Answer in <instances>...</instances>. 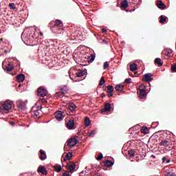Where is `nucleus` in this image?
<instances>
[{
	"mask_svg": "<svg viewBox=\"0 0 176 176\" xmlns=\"http://www.w3.org/2000/svg\"><path fill=\"white\" fill-rule=\"evenodd\" d=\"M0 104L1 105L0 107L1 109H4V111H10L12 109V103L9 102H2Z\"/></svg>",
	"mask_w": 176,
	"mask_h": 176,
	"instance_id": "nucleus-1",
	"label": "nucleus"
},
{
	"mask_svg": "<svg viewBox=\"0 0 176 176\" xmlns=\"http://www.w3.org/2000/svg\"><path fill=\"white\" fill-rule=\"evenodd\" d=\"M76 167V165L72 162H68L66 165V168L67 169L69 173H74V171H75Z\"/></svg>",
	"mask_w": 176,
	"mask_h": 176,
	"instance_id": "nucleus-2",
	"label": "nucleus"
},
{
	"mask_svg": "<svg viewBox=\"0 0 176 176\" xmlns=\"http://www.w3.org/2000/svg\"><path fill=\"white\" fill-rule=\"evenodd\" d=\"M152 76H153V74H151V73H147L144 75H143L142 76V80L144 82H151V80H153V78H152Z\"/></svg>",
	"mask_w": 176,
	"mask_h": 176,
	"instance_id": "nucleus-3",
	"label": "nucleus"
},
{
	"mask_svg": "<svg viewBox=\"0 0 176 176\" xmlns=\"http://www.w3.org/2000/svg\"><path fill=\"white\" fill-rule=\"evenodd\" d=\"M76 144H78V140H76L75 138H72L67 140V145L69 146V148L75 146Z\"/></svg>",
	"mask_w": 176,
	"mask_h": 176,
	"instance_id": "nucleus-4",
	"label": "nucleus"
},
{
	"mask_svg": "<svg viewBox=\"0 0 176 176\" xmlns=\"http://www.w3.org/2000/svg\"><path fill=\"white\" fill-rule=\"evenodd\" d=\"M67 129L69 130H74L75 129V120L74 119H70L66 124Z\"/></svg>",
	"mask_w": 176,
	"mask_h": 176,
	"instance_id": "nucleus-5",
	"label": "nucleus"
},
{
	"mask_svg": "<svg viewBox=\"0 0 176 176\" xmlns=\"http://www.w3.org/2000/svg\"><path fill=\"white\" fill-rule=\"evenodd\" d=\"M38 97H45V87H40L37 89Z\"/></svg>",
	"mask_w": 176,
	"mask_h": 176,
	"instance_id": "nucleus-6",
	"label": "nucleus"
},
{
	"mask_svg": "<svg viewBox=\"0 0 176 176\" xmlns=\"http://www.w3.org/2000/svg\"><path fill=\"white\" fill-rule=\"evenodd\" d=\"M55 118L57 120H63L64 115H63V112L58 111L55 113Z\"/></svg>",
	"mask_w": 176,
	"mask_h": 176,
	"instance_id": "nucleus-7",
	"label": "nucleus"
},
{
	"mask_svg": "<svg viewBox=\"0 0 176 176\" xmlns=\"http://www.w3.org/2000/svg\"><path fill=\"white\" fill-rule=\"evenodd\" d=\"M31 113H32V116H33L36 119H39V118H41L39 110H34L33 108L32 109Z\"/></svg>",
	"mask_w": 176,
	"mask_h": 176,
	"instance_id": "nucleus-8",
	"label": "nucleus"
},
{
	"mask_svg": "<svg viewBox=\"0 0 176 176\" xmlns=\"http://www.w3.org/2000/svg\"><path fill=\"white\" fill-rule=\"evenodd\" d=\"M163 54L171 57L173 56V50L171 49H165L162 51Z\"/></svg>",
	"mask_w": 176,
	"mask_h": 176,
	"instance_id": "nucleus-9",
	"label": "nucleus"
},
{
	"mask_svg": "<svg viewBox=\"0 0 176 176\" xmlns=\"http://www.w3.org/2000/svg\"><path fill=\"white\" fill-rule=\"evenodd\" d=\"M138 94L141 99L146 98V91H138Z\"/></svg>",
	"mask_w": 176,
	"mask_h": 176,
	"instance_id": "nucleus-10",
	"label": "nucleus"
},
{
	"mask_svg": "<svg viewBox=\"0 0 176 176\" xmlns=\"http://www.w3.org/2000/svg\"><path fill=\"white\" fill-rule=\"evenodd\" d=\"M157 6L159 9H166V5L161 0H157Z\"/></svg>",
	"mask_w": 176,
	"mask_h": 176,
	"instance_id": "nucleus-11",
	"label": "nucleus"
},
{
	"mask_svg": "<svg viewBox=\"0 0 176 176\" xmlns=\"http://www.w3.org/2000/svg\"><path fill=\"white\" fill-rule=\"evenodd\" d=\"M160 146H168L170 145V141L168 140H162L160 143Z\"/></svg>",
	"mask_w": 176,
	"mask_h": 176,
	"instance_id": "nucleus-12",
	"label": "nucleus"
},
{
	"mask_svg": "<svg viewBox=\"0 0 176 176\" xmlns=\"http://www.w3.org/2000/svg\"><path fill=\"white\" fill-rule=\"evenodd\" d=\"M63 27V21L60 20L56 19L55 21V24L54 28H58Z\"/></svg>",
	"mask_w": 176,
	"mask_h": 176,
	"instance_id": "nucleus-13",
	"label": "nucleus"
},
{
	"mask_svg": "<svg viewBox=\"0 0 176 176\" xmlns=\"http://www.w3.org/2000/svg\"><path fill=\"white\" fill-rule=\"evenodd\" d=\"M165 176H176L172 169H168L164 173Z\"/></svg>",
	"mask_w": 176,
	"mask_h": 176,
	"instance_id": "nucleus-14",
	"label": "nucleus"
},
{
	"mask_svg": "<svg viewBox=\"0 0 176 176\" xmlns=\"http://www.w3.org/2000/svg\"><path fill=\"white\" fill-rule=\"evenodd\" d=\"M121 8L122 9H127V8H129V1L127 0H124L122 1Z\"/></svg>",
	"mask_w": 176,
	"mask_h": 176,
	"instance_id": "nucleus-15",
	"label": "nucleus"
},
{
	"mask_svg": "<svg viewBox=\"0 0 176 176\" xmlns=\"http://www.w3.org/2000/svg\"><path fill=\"white\" fill-rule=\"evenodd\" d=\"M124 89V85L122 84L116 85V91H123Z\"/></svg>",
	"mask_w": 176,
	"mask_h": 176,
	"instance_id": "nucleus-16",
	"label": "nucleus"
},
{
	"mask_svg": "<svg viewBox=\"0 0 176 176\" xmlns=\"http://www.w3.org/2000/svg\"><path fill=\"white\" fill-rule=\"evenodd\" d=\"M111 109H112V107H111V103L104 104V112H108L111 111Z\"/></svg>",
	"mask_w": 176,
	"mask_h": 176,
	"instance_id": "nucleus-17",
	"label": "nucleus"
},
{
	"mask_svg": "<svg viewBox=\"0 0 176 176\" xmlns=\"http://www.w3.org/2000/svg\"><path fill=\"white\" fill-rule=\"evenodd\" d=\"M24 79H25L24 74H19L16 76V80H18V82H24Z\"/></svg>",
	"mask_w": 176,
	"mask_h": 176,
	"instance_id": "nucleus-18",
	"label": "nucleus"
},
{
	"mask_svg": "<svg viewBox=\"0 0 176 176\" xmlns=\"http://www.w3.org/2000/svg\"><path fill=\"white\" fill-rule=\"evenodd\" d=\"M154 63L159 67H162L163 65V62H162V59L160 58H156L154 60Z\"/></svg>",
	"mask_w": 176,
	"mask_h": 176,
	"instance_id": "nucleus-19",
	"label": "nucleus"
},
{
	"mask_svg": "<svg viewBox=\"0 0 176 176\" xmlns=\"http://www.w3.org/2000/svg\"><path fill=\"white\" fill-rule=\"evenodd\" d=\"M160 23L161 24H164V23H166V21H167V16H164V15H161L160 16Z\"/></svg>",
	"mask_w": 176,
	"mask_h": 176,
	"instance_id": "nucleus-20",
	"label": "nucleus"
},
{
	"mask_svg": "<svg viewBox=\"0 0 176 176\" xmlns=\"http://www.w3.org/2000/svg\"><path fill=\"white\" fill-rule=\"evenodd\" d=\"M96 59V56L91 54L89 56H88L87 58V61L89 64H91V63H93L94 61V60Z\"/></svg>",
	"mask_w": 176,
	"mask_h": 176,
	"instance_id": "nucleus-21",
	"label": "nucleus"
},
{
	"mask_svg": "<svg viewBox=\"0 0 176 176\" xmlns=\"http://www.w3.org/2000/svg\"><path fill=\"white\" fill-rule=\"evenodd\" d=\"M140 131L143 134H148V133H149V129H148V127H146V126H142L140 129Z\"/></svg>",
	"mask_w": 176,
	"mask_h": 176,
	"instance_id": "nucleus-22",
	"label": "nucleus"
},
{
	"mask_svg": "<svg viewBox=\"0 0 176 176\" xmlns=\"http://www.w3.org/2000/svg\"><path fill=\"white\" fill-rule=\"evenodd\" d=\"M71 157H72V153H67L64 158V162H67V160H71Z\"/></svg>",
	"mask_w": 176,
	"mask_h": 176,
	"instance_id": "nucleus-23",
	"label": "nucleus"
},
{
	"mask_svg": "<svg viewBox=\"0 0 176 176\" xmlns=\"http://www.w3.org/2000/svg\"><path fill=\"white\" fill-rule=\"evenodd\" d=\"M128 155L129 157H134V156H135V151L133 149L128 151Z\"/></svg>",
	"mask_w": 176,
	"mask_h": 176,
	"instance_id": "nucleus-24",
	"label": "nucleus"
},
{
	"mask_svg": "<svg viewBox=\"0 0 176 176\" xmlns=\"http://www.w3.org/2000/svg\"><path fill=\"white\" fill-rule=\"evenodd\" d=\"M104 166H106V167H112L113 166V162L111 160H107L104 162Z\"/></svg>",
	"mask_w": 176,
	"mask_h": 176,
	"instance_id": "nucleus-25",
	"label": "nucleus"
},
{
	"mask_svg": "<svg viewBox=\"0 0 176 176\" xmlns=\"http://www.w3.org/2000/svg\"><path fill=\"white\" fill-rule=\"evenodd\" d=\"M90 118H89V117H85V124L86 126V127H89V126H90Z\"/></svg>",
	"mask_w": 176,
	"mask_h": 176,
	"instance_id": "nucleus-26",
	"label": "nucleus"
},
{
	"mask_svg": "<svg viewBox=\"0 0 176 176\" xmlns=\"http://www.w3.org/2000/svg\"><path fill=\"white\" fill-rule=\"evenodd\" d=\"M38 173H41L43 175H45V167L43 166H40L38 168Z\"/></svg>",
	"mask_w": 176,
	"mask_h": 176,
	"instance_id": "nucleus-27",
	"label": "nucleus"
},
{
	"mask_svg": "<svg viewBox=\"0 0 176 176\" xmlns=\"http://www.w3.org/2000/svg\"><path fill=\"white\" fill-rule=\"evenodd\" d=\"M69 109L72 111L74 112V111H75V109L76 108V105L74 103H70L69 104Z\"/></svg>",
	"mask_w": 176,
	"mask_h": 176,
	"instance_id": "nucleus-28",
	"label": "nucleus"
},
{
	"mask_svg": "<svg viewBox=\"0 0 176 176\" xmlns=\"http://www.w3.org/2000/svg\"><path fill=\"white\" fill-rule=\"evenodd\" d=\"M130 69L131 71H132L133 72H134V71H137V64L135 63H133L130 65Z\"/></svg>",
	"mask_w": 176,
	"mask_h": 176,
	"instance_id": "nucleus-29",
	"label": "nucleus"
},
{
	"mask_svg": "<svg viewBox=\"0 0 176 176\" xmlns=\"http://www.w3.org/2000/svg\"><path fill=\"white\" fill-rule=\"evenodd\" d=\"M54 168L55 171H56V173H60V171H61L63 170V168H61V166H60V165H55L54 166Z\"/></svg>",
	"mask_w": 176,
	"mask_h": 176,
	"instance_id": "nucleus-30",
	"label": "nucleus"
},
{
	"mask_svg": "<svg viewBox=\"0 0 176 176\" xmlns=\"http://www.w3.org/2000/svg\"><path fill=\"white\" fill-rule=\"evenodd\" d=\"M38 58L41 61H43L45 59V55H43V52L42 51L38 52Z\"/></svg>",
	"mask_w": 176,
	"mask_h": 176,
	"instance_id": "nucleus-31",
	"label": "nucleus"
},
{
	"mask_svg": "<svg viewBox=\"0 0 176 176\" xmlns=\"http://www.w3.org/2000/svg\"><path fill=\"white\" fill-rule=\"evenodd\" d=\"M77 78H82V76H85V72L80 71L76 74Z\"/></svg>",
	"mask_w": 176,
	"mask_h": 176,
	"instance_id": "nucleus-32",
	"label": "nucleus"
},
{
	"mask_svg": "<svg viewBox=\"0 0 176 176\" xmlns=\"http://www.w3.org/2000/svg\"><path fill=\"white\" fill-rule=\"evenodd\" d=\"M107 89V93H113V87L112 85H108Z\"/></svg>",
	"mask_w": 176,
	"mask_h": 176,
	"instance_id": "nucleus-33",
	"label": "nucleus"
},
{
	"mask_svg": "<svg viewBox=\"0 0 176 176\" xmlns=\"http://www.w3.org/2000/svg\"><path fill=\"white\" fill-rule=\"evenodd\" d=\"M146 89V86H144V85H141L140 86H139V89L138 91H145Z\"/></svg>",
	"mask_w": 176,
	"mask_h": 176,
	"instance_id": "nucleus-34",
	"label": "nucleus"
},
{
	"mask_svg": "<svg viewBox=\"0 0 176 176\" xmlns=\"http://www.w3.org/2000/svg\"><path fill=\"white\" fill-rule=\"evenodd\" d=\"M10 9H11V10H16V5L14 3H10L8 5Z\"/></svg>",
	"mask_w": 176,
	"mask_h": 176,
	"instance_id": "nucleus-35",
	"label": "nucleus"
},
{
	"mask_svg": "<svg viewBox=\"0 0 176 176\" xmlns=\"http://www.w3.org/2000/svg\"><path fill=\"white\" fill-rule=\"evenodd\" d=\"M43 155H45V152H43V150H40L39 158L41 159V160H45V157H43Z\"/></svg>",
	"mask_w": 176,
	"mask_h": 176,
	"instance_id": "nucleus-36",
	"label": "nucleus"
},
{
	"mask_svg": "<svg viewBox=\"0 0 176 176\" xmlns=\"http://www.w3.org/2000/svg\"><path fill=\"white\" fill-rule=\"evenodd\" d=\"M105 83V79L104 77H101L100 80L99 82V86H102Z\"/></svg>",
	"mask_w": 176,
	"mask_h": 176,
	"instance_id": "nucleus-37",
	"label": "nucleus"
},
{
	"mask_svg": "<svg viewBox=\"0 0 176 176\" xmlns=\"http://www.w3.org/2000/svg\"><path fill=\"white\" fill-rule=\"evenodd\" d=\"M55 97H56V98H60V97H64V96H63V94H61V92L59 91V92H56V93L55 94Z\"/></svg>",
	"mask_w": 176,
	"mask_h": 176,
	"instance_id": "nucleus-38",
	"label": "nucleus"
},
{
	"mask_svg": "<svg viewBox=\"0 0 176 176\" xmlns=\"http://www.w3.org/2000/svg\"><path fill=\"white\" fill-rule=\"evenodd\" d=\"M56 30V34H61V32L63 31V27L60 28H55Z\"/></svg>",
	"mask_w": 176,
	"mask_h": 176,
	"instance_id": "nucleus-39",
	"label": "nucleus"
},
{
	"mask_svg": "<svg viewBox=\"0 0 176 176\" xmlns=\"http://www.w3.org/2000/svg\"><path fill=\"white\" fill-rule=\"evenodd\" d=\"M171 69L173 72H176V63L171 65Z\"/></svg>",
	"mask_w": 176,
	"mask_h": 176,
	"instance_id": "nucleus-40",
	"label": "nucleus"
},
{
	"mask_svg": "<svg viewBox=\"0 0 176 176\" xmlns=\"http://www.w3.org/2000/svg\"><path fill=\"white\" fill-rule=\"evenodd\" d=\"M109 64H108V62H104L103 65L104 69H107V68H109Z\"/></svg>",
	"mask_w": 176,
	"mask_h": 176,
	"instance_id": "nucleus-41",
	"label": "nucleus"
},
{
	"mask_svg": "<svg viewBox=\"0 0 176 176\" xmlns=\"http://www.w3.org/2000/svg\"><path fill=\"white\" fill-rule=\"evenodd\" d=\"M102 157H104V156L102 155V153H100L98 155V157L96 158V160L100 161V160H101L102 159Z\"/></svg>",
	"mask_w": 176,
	"mask_h": 176,
	"instance_id": "nucleus-42",
	"label": "nucleus"
},
{
	"mask_svg": "<svg viewBox=\"0 0 176 176\" xmlns=\"http://www.w3.org/2000/svg\"><path fill=\"white\" fill-rule=\"evenodd\" d=\"M7 70L8 71H13V66H12L11 65H8Z\"/></svg>",
	"mask_w": 176,
	"mask_h": 176,
	"instance_id": "nucleus-43",
	"label": "nucleus"
},
{
	"mask_svg": "<svg viewBox=\"0 0 176 176\" xmlns=\"http://www.w3.org/2000/svg\"><path fill=\"white\" fill-rule=\"evenodd\" d=\"M60 92L62 94V96H64V94H67V91L64 89H61Z\"/></svg>",
	"mask_w": 176,
	"mask_h": 176,
	"instance_id": "nucleus-44",
	"label": "nucleus"
},
{
	"mask_svg": "<svg viewBox=\"0 0 176 176\" xmlns=\"http://www.w3.org/2000/svg\"><path fill=\"white\" fill-rule=\"evenodd\" d=\"M124 83H131V78H126L124 80Z\"/></svg>",
	"mask_w": 176,
	"mask_h": 176,
	"instance_id": "nucleus-45",
	"label": "nucleus"
},
{
	"mask_svg": "<svg viewBox=\"0 0 176 176\" xmlns=\"http://www.w3.org/2000/svg\"><path fill=\"white\" fill-rule=\"evenodd\" d=\"M94 134H96V131H91L89 133V137H94Z\"/></svg>",
	"mask_w": 176,
	"mask_h": 176,
	"instance_id": "nucleus-46",
	"label": "nucleus"
},
{
	"mask_svg": "<svg viewBox=\"0 0 176 176\" xmlns=\"http://www.w3.org/2000/svg\"><path fill=\"white\" fill-rule=\"evenodd\" d=\"M62 176H71V175H69V173L65 172L64 173H63Z\"/></svg>",
	"mask_w": 176,
	"mask_h": 176,
	"instance_id": "nucleus-47",
	"label": "nucleus"
},
{
	"mask_svg": "<svg viewBox=\"0 0 176 176\" xmlns=\"http://www.w3.org/2000/svg\"><path fill=\"white\" fill-rule=\"evenodd\" d=\"M45 102V99L42 98V99H40L38 102V104H41V102Z\"/></svg>",
	"mask_w": 176,
	"mask_h": 176,
	"instance_id": "nucleus-48",
	"label": "nucleus"
},
{
	"mask_svg": "<svg viewBox=\"0 0 176 176\" xmlns=\"http://www.w3.org/2000/svg\"><path fill=\"white\" fill-rule=\"evenodd\" d=\"M113 92H111V93H108L107 96L108 97H113Z\"/></svg>",
	"mask_w": 176,
	"mask_h": 176,
	"instance_id": "nucleus-49",
	"label": "nucleus"
},
{
	"mask_svg": "<svg viewBox=\"0 0 176 176\" xmlns=\"http://www.w3.org/2000/svg\"><path fill=\"white\" fill-rule=\"evenodd\" d=\"M101 97H102V98H104L107 97V95L105 94L102 93L101 94Z\"/></svg>",
	"mask_w": 176,
	"mask_h": 176,
	"instance_id": "nucleus-50",
	"label": "nucleus"
},
{
	"mask_svg": "<svg viewBox=\"0 0 176 176\" xmlns=\"http://www.w3.org/2000/svg\"><path fill=\"white\" fill-rule=\"evenodd\" d=\"M102 32H104V33L107 32V29L102 28Z\"/></svg>",
	"mask_w": 176,
	"mask_h": 176,
	"instance_id": "nucleus-51",
	"label": "nucleus"
},
{
	"mask_svg": "<svg viewBox=\"0 0 176 176\" xmlns=\"http://www.w3.org/2000/svg\"><path fill=\"white\" fill-rule=\"evenodd\" d=\"M166 162V157H162V163H164Z\"/></svg>",
	"mask_w": 176,
	"mask_h": 176,
	"instance_id": "nucleus-52",
	"label": "nucleus"
},
{
	"mask_svg": "<svg viewBox=\"0 0 176 176\" xmlns=\"http://www.w3.org/2000/svg\"><path fill=\"white\" fill-rule=\"evenodd\" d=\"M45 96H47V91L45 89Z\"/></svg>",
	"mask_w": 176,
	"mask_h": 176,
	"instance_id": "nucleus-53",
	"label": "nucleus"
},
{
	"mask_svg": "<svg viewBox=\"0 0 176 176\" xmlns=\"http://www.w3.org/2000/svg\"><path fill=\"white\" fill-rule=\"evenodd\" d=\"M170 162H171V160L170 159L166 160V163H170Z\"/></svg>",
	"mask_w": 176,
	"mask_h": 176,
	"instance_id": "nucleus-54",
	"label": "nucleus"
},
{
	"mask_svg": "<svg viewBox=\"0 0 176 176\" xmlns=\"http://www.w3.org/2000/svg\"><path fill=\"white\" fill-rule=\"evenodd\" d=\"M11 126H14V122H10Z\"/></svg>",
	"mask_w": 176,
	"mask_h": 176,
	"instance_id": "nucleus-55",
	"label": "nucleus"
},
{
	"mask_svg": "<svg viewBox=\"0 0 176 176\" xmlns=\"http://www.w3.org/2000/svg\"><path fill=\"white\" fill-rule=\"evenodd\" d=\"M38 50H42V47H39Z\"/></svg>",
	"mask_w": 176,
	"mask_h": 176,
	"instance_id": "nucleus-56",
	"label": "nucleus"
},
{
	"mask_svg": "<svg viewBox=\"0 0 176 176\" xmlns=\"http://www.w3.org/2000/svg\"><path fill=\"white\" fill-rule=\"evenodd\" d=\"M46 174H47V171L45 170V175H46Z\"/></svg>",
	"mask_w": 176,
	"mask_h": 176,
	"instance_id": "nucleus-57",
	"label": "nucleus"
},
{
	"mask_svg": "<svg viewBox=\"0 0 176 176\" xmlns=\"http://www.w3.org/2000/svg\"><path fill=\"white\" fill-rule=\"evenodd\" d=\"M45 104H47V100H45Z\"/></svg>",
	"mask_w": 176,
	"mask_h": 176,
	"instance_id": "nucleus-58",
	"label": "nucleus"
},
{
	"mask_svg": "<svg viewBox=\"0 0 176 176\" xmlns=\"http://www.w3.org/2000/svg\"><path fill=\"white\" fill-rule=\"evenodd\" d=\"M46 157H47V156L46 155V154H45V159H46Z\"/></svg>",
	"mask_w": 176,
	"mask_h": 176,
	"instance_id": "nucleus-59",
	"label": "nucleus"
},
{
	"mask_svg": "<svg viewBox=\"0 0 176 176\" xmlns=\"http://www.w3.org/2000/svg\"><path fill=\"white\" fill-rule=\"evenodd\" d=\"M74 82H79V80H74Z\"/></svg>",
	"mask_w": 176,
	"mask_h": 176,
	"instance_id": "nucleus-60",
	"label": "nucleus"
}]
</instances>
